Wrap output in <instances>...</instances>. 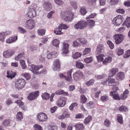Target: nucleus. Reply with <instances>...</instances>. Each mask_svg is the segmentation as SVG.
Wrapping results in <instances>:
<instances>
[{"instance_id":"1","label":"nucleus","mask_w":130,"mask_h":130,"mask_svg":"<svg viewBox=\"0 0 130 130\" xmlns=\"http://www.w3.org/2000/svg\"><path fill=\"white\" fill-rule=\"evenodd\" d=\"M26 81L23 78L17 79L15 82V86L18 89H21L23 88L25 85Z\"/></svg>"},{"instance_id":"2","label":"nucleus","mask_w":130,"mask_h":130,"mask_svg":"<svg viewBox=\"0 0 130 130\" xmlns=\"http://www.w3.org/2000/svg\"><path fill=\"white\" fill-rule=\"evenodd\" d=\"M124 37L123 35L121 34H116L113 35V38L116 44H118L122 42Z\"/></svg>"},{"instance_id":"3","label":"nucleus","mask_w":130,"mask_h":130,"mask_svg":"<svg viewBox=\"0 0 130 130\" xmlns=\"http://www.w3.org/2000/svg\"><path fill=\"white\" fill-rule=\"evenodd\" d=\"M85 24V21H80L74 25V27L76 29H83L86 27Z\"/></svg>"},{"instance_id":"4","label":"nucleus","mask_w":130,"mask_h":130,"mask_svg":"<svg viewBox=\"0 0 130 130\" xmlns=\"http://www.w3.org/2000/svg\"><path fill=\"white\" fill-rule=\"evenodd\" d=\"M60 16L61 17L64 18L65 21L67 22L70 21V17L71 16V13L70 12L67 11L62 12Z\"/></svg>"},{"instance_id":"5","label":"nucleus","mask_w":130,"mask_h":130,"mask_svg":"<svg viewBox=\"0 0 130 130\" xmlns=\"http://www.w3.org/2000/svg\"><path fill=\"white\" fill-rule=\"evenodd\" d=\"M25 25V27L29 29H31L34 27L35 24L33 20L29 19L26 21Z\"/></svg>"},{"instance_id":"6","label":"nucleus","mask_w":130,"mask_h":130,"mask_svg":"<svg viewBox=\"0 0 130 130\" xmlns=\"http://www.w3.org/2000/svg\"><path fill=\"white\" fill-rule=\"evenodd\" d=\"M84 77V74L81 71H77L75 72L73 75V77L74 80L77 81L81 78Z\"/></svg>"},{"instance_id":"7","label":"nucleus","mask_w":130,"mask_h":130,"mask_svg":"<svg viewBox=\"0 0 130 130\" xmlns=\"http://www.w3.org/2000/svg\"><path fill=\"white\" fill-rule=\"evenodd\" d=\"M123 18L121 15H118L115 17L112 21L113 24L116 26L119 25L122 22Z\"/></svg>"},{"instance_id":"8","label":"nucleus","mask_w":130,"mask_h":130,"mask_svg":"<svg viewBox=\"0 0 130 130\" xmlns=\"http://www.w3.org/2000/svg\"><path fill=\"white\" fill-rule=\"evenodd\" d=\"M39 93V92L38 91L32 92L29 93V95L27 97V98L30 100H32L35 99L38 96Z\"/></svg>"},{"instance_id":"9","label":"nucleus","mask_w":130,"mask_h":130,"mask_svg":"<svg viewBox=\"0 0 130 130\" xmlns=\"http://www.w3.org/2000/svg\"><path fill=\"white\" fill-rule=\"evenodd\" d=\"M38 119L40 121H45L48 119L47 115L45 113L41 112L39 113L37 115Z\"/></svg>"},{"instance_id":"10","label":"nucleus","mask_w":130,"mask_h":130,"mask_svg":"<svg viewBox=\"0 0 130 130\" xmlns=\"http://www.w3.org/2000/svg\"><path fill=\"white\" fill-rule=\"evenodd\" d=\"M14 52L12 50H8L3 53L4 57L6 58H8L11 57L14 53Z\"/></svg>"},{"instance_id":"11","label":"nucleus","mask_w":130,"mask_h":130,"mask_svg":"<svg viewBox=\"0 0 130 130\" xmlns=\"http://www.w3.org/2000/svg\"><path fill=\"white\" fill-rule=\"evenodd\" d=\"M43 6L44 10L47 12L50 11L52 8L51 4L48 1L45 2L43 3Z\"/></svg>"},{"instance_id":"12","label":"nucleus","mask_w":130,"mask_h":130,"mask_svg":"<svg viewBox=\"0 0 130 130\" xmlns=\"http://www.w3.org/2000/svg\"><path fill=\"white\" fill-rule=\"evenodd\" d=\"M66 100V99L65 98H62L59 99L56 102L57 105L60 107L63 106L65 104Z\"/></svg>"},{"instance_id":"13","label":"nucleus","mask_w":130,"mask_h":130,"mask_svg":"<svg viewBox=\"0 0 130 130\" xmlns=\"http://www.w3.org/2000/svg\"><path fill=\"white\" fill-rule=\"evenodd\" d=\"M28 17L30 18H32L36 16V13L33 9H30L29 10V12L27 13Z\"/></svg>"},{"instance_id":"14","label":"nucleus","mask_w":130,"mask_h":130,"mask_svg":"<svg viewBox=\"0 0 130 130\" xmlns=\"http://www.w3.org/2000/svg\"><path fill=\"white\" fill-rule=\"evenodd\" d=\"M60 66V62L59 60H55L54 61L53 69L54 71L59 70Z\"/></svg>"},{"instance_id":"15","label":"nucleus","mask_w":130,"mask_h":130,"mask_svg":"<svg viewBox=\"0 0 130 130\" xmlns=\"http://www.w3.org/2000/svg\"><path fill=\"white\" fill-rule=\"evenodd\" d=\"M96 49V53L97 54H99L101 53L104 51V49L103 45L102 44L98 45Z\"/></svg>"},{"instance_id":"16","label":"nucleus","mask_w":130,"mask_h":130,"mask_svg":"<svg viewBox=\"0 0 130 130\" xmlns=\"http://www.w3.org/2000/svg\"><path fill=\"white\" fill-rule=\"evenodd\" d=\"M43 67L42 65H39L35 66L34 65L32 64L31 66V68L30 70L34 73L35 71H38L40 69L42 68Z\"/></svg>"},{"instance_id":"17","label":"nucleus","mask_w":130,"mask_h":130,"mask_svg":"<svg viewBox=\"0 0 130 130\" xmlns=\"http://www.w3.org/2000/svg\"><path fill=\"white\" fill-rule=\"evenodd\" d=\"M95 22L94 21L91 20H88L86 22L85 21L86 26H87L90 28L93 27L95 25Z\"/></svg>"},{"instance_id":"18","label":"nucleus","mask_w":130,"mask_h":130,"mask_svg":"<svg viewBox=\"0 0 130 130\" xmlns=\"http://www.w3.org/2000/svg\"><path fill=\"white\" fill-rule=\"evenodd\" d=\"M124 73L122 72H120L118 73L116 76V79L118 80H121L123 79L124 76Z\"/></svg>"},{"instance_id":"19","label":"nucleus","mask_w":130,"mask_h":130,"mask_svg":"<svg viewBox=\"0 0 130 130\" xmlns=\"http://www.w3.org/2000/svg\"><path fill=\"white\" fill-rule=\"evenodd\" d=\"M63 47L62 49V53L63 55H65L67 54L68 52L69 45L64 43H63Z\"/></svg>"},{"instance_id":"20","label":"nucleus","mask_w":130,"mask_h":130,"mask_svg":"<svg viewBox=\"0 0 130 130\" xmlns=\"http://www.w3.org/2000/svg\"><path fill=\"white\" fill-rule=\"evenodd\" d=\"M118 69L117 68H113L111 69L109 71V76H113L117 72H118Z\"/></svg>"},{"instance_id":"21","label":"nucleus","mask_w":130,"mask_h":130,"mask_svg":"<svg viewBox=\"0 0 130 130\" xmlns=\"http://www.w3.org/2000/svg\"><path fill=\"white\" fill-rule=\"evenodd\" d=\"M17 39V37L14 36L13 37H10L6 40V42L10 44L12 43Z\"/></svg>"},{"instance_id":"22","label":"nucleus","mask_w":130,"mask_h":130,"mask_svg":"<svg viewBox=\"0 0 130 130\" xmlns=\"http://www.w3.org/2000/svg\"><path fill=\"white\" fill-rule=\"evenodd\" d=\"M55 94L58 95H60L62 94L66 95H69V94L68 92H65L63 90H58L57 91L55 92Z\"/></svg>"},{"instance_id":"23","label":"nucleus","mask_w":130,"mask_h":130,"mask_svg":"<svg viewBox=\"0 0 130 130\" xmlns=\"http://www.w3.org/2000/svg\"><path fill=\"white\" fill-rule=\"evenodd\" d=\"M72 71V69H70L67 72V74L68 76L66 77V80L69 82L71 81V79H72L71 73Z\"/></svg>"},{"instance_id":"24","label":"nucleus","mask_w":130,"mask_h":130,"mask_svg":"<svg viewBox=\"0 0 130 130\" xmlns=\"http://www.w3.org/2000/svg\"><path fill=\"white\" fill-rule=\"evenodd\" d=\"M76 130H84V127L82 124H77L75 125Z\"/></svg>"},{"instance_id":"25","label":"nucleus","mask_w":130,"mask_h":130,"mask_svg":"<svg viewBox=\"0 0 130 130\" xmlns=\"http://www.w3.org/2000/svg\"><path fill=\"white\" fill-rule=\"evenodd\" d=\"M112 60V58L110 57H106L103 62V63L105 65H106L108 63L111 62Z\"/></svg>"},{"instance_id":"26","label":"nucleus","mask_w":130,"mask_h":130,"mask_svg":"<svg viewBox=\"0 0 130 130\" xmlns=\"http://www.w3.org/2000/svg\"><path fill=\"white\" fill-rule=\"evenodd\" d=\"M61 28L58 27V28H57L54 29V32L56 35H60L63 34V32H61Z\"/></svg>"},{"instance_id":"27","label":"nucleus","mask_w":130,"mask_h":130,"mask_svg":"<svg viewBox=\"0 0 130 130\" xmlns=\"http://www.w3.org/2000/svg\"><path fill=\"white\" fill-rule=\"evenodd\" d=\"M25 56V54L24 52H23L22 53H20L19 54L18 56L16 57H15V60L18 61L20 59L24 58Z\"/></svg>"},{"instance_id":"28","label":"nucleus","mask_w":130,"mask_h":130,"mask_svg":"<svg viewBox=\"0 0 130 130\" xmlns=\"http://www.w3.org/2000/svg\"><path fill=\"white\" fill-rule=\"evenodd\" d=\"M77 41L82 45H84L86 44V41L85 39L84 38H79L77 39Z\"/></svg>"},{"instance_id":"29","label":"nucleus","mask_w":130,"mask_h":130,"mask_svg":"<svg viewBox=\"0 0 130 130\" xmlns=\"http://www.w3.org/2000/svg\"><path fill=\"white\" fill-rule=\"evenodd\" d=\"M95 105L93 102L90 101L89 103L86 104V106L88 108L90 109L93 108L94 107Z\"/></svg>"},{"instance_id":"30","label":"nucleus","mask_w":130,"mask_h":130,"mask_svg":"<svg viewBox=\"0 0 130 130\" xmlns=\"http://www.w3.org/2000/svg\"><path fill=\"white\" fill-rule=\"evenodd\" d=\"M128 93V90H125L123 92V95L121 96V99L123 100L125 99L127 96V95Z\"/></svg>"},{"instance_id":"31","label":"nucleus","mask_w":130,"mask_h":130,"mask_svg":"<svg viewBox=\"0 0 130 130\" xmlns=\"http://www.w3.org/2000/svg\"><path fill=\"white\" fill-rule=\"evenodd\" d=\"M76 66L77 68L81 69H82L84 67V64L79 61L76 62Z\"/></svg>"},{"instance_id":"32","label":"nucleus","mask_w":130,"mask_h":130,"mask_svg":"<svg viewBox=\"0 0 130 130\" xmlns=\"http://www.w3.org/2000/svg\"><path fill=\"white\" fill-rule=\"evenodd\" d=\"M123 24L126 25L127 28L130 27V17H128L126 18Z\"/></svg>"},{"instance_id":"33","label":"nucleus","mask_w":130,"mask_h":130,"mask_svg":"<svg viewBox=\"0 0 130 130\" xmlns=\"http://www.w3.org/2000/svg\"><path fill=\"white\" fill-rule=\"evenodd\" d=\"M92 119V117L91 116H89L85 119L84 123L85 124H88Z\"/></svg>"},{"instance_id":"34","label":"nucleus","mask_w":130,"mask_h":130,"mask_svg":"<svg viewBox=\"0 0 130 130\" xmlns=\"http://www.w3.org/2000/svg\"><path fill=\"white\" fill-rule=\"evenodd\" d=\"M16 119L17 121H20L22 119L23 117L22 113L21 112H18L16 115Z\"/></svg>"},{"instance_id":"35","label":"nucleus","mask_w":130,"mask_h":130,"mask_svg":"<svg viewBox=\"0 0 130 130\" xmlns=\"http://www.w3.org/2000/svg\"><path fill=\"white\" fill-rule=\"evenodd\" d=\"M87 4L90 6L94 5L96 3V0H87Z\"/></svg>"},{"instance_id":"36","label":"nucleus","mask_w":130,"mask_h":130,"mask_svg":"<svg viewBox=\"0 0 130 130\" xmlns=\"http://www.w3.org/2000/svg\"><path fill=\"white\" fill-rule=\"evenodd\" d=\"M50 95L49 94L46 92L43 94L41 96L43 99L47 100L50 98Z\"/></svg>"},{"instance_id":"37","label":"nucleus","mask_w":130,"mask_h":130,"mask_svg":"<svg viewBox=\"0 0 130 130\" xmlns=\"http://www.w3.org/2000/svg\"><path fill=\"white\" fill-rule=\"evenodd\" d=\"M18 32L22 34H24L26 33V30L24 29H23L22 27H19L18 28Z\"/></svg>"},{"instance_id":"38","label":"nucleus","mask_w":130,"mask_h":130,"mask_svg":"<svg viewBox=\"0 0 130 130\" xmlns=\"http://www.w3.org/2000/svg\"><path fill=\"white\" fill-rule=\"evenodd\" d=\"M82 55V54L80 53L77 52L72 55V57L75 59H77L80 57Z\"/></svg>"},{"instance_id":"39","label":"nucleus","mask_w":130,"mask_h":130,"mask_svg":"<svg viewBox=\"0 0 130 130\" xmlns=\"http://www.w3.org/2000/svg\"><path fill=\"white\" fill-rule=\"evenodd\" d=\"M59 43V42L58 40L55 39L53 40L52 42V43L53 45L56 47H58Z\"/></svg>"},{"instance_id":"40","label":"nucleus","mask_w":130,"mask_h":130,"mask_svg":"<svg viewBox=\"0 0 130 130\" xmlns=\"http://www.w3.org/2000/svg\"><path fill=\"white\" fill-rule=\"evenodd\" d=\"M93 60L92 57H90L86 58L84 60V61L86 63H89L91 62Z\"/></svg>"},{"instance_id":"41","label":"nucleus","mask_w":130,"mask_h":130,"mask_svg":"<svg viewBox=\"0 0 130 130\" xmlns=\"http://www.w3.org/2000/svg\"><path fill=\"white\" fill-rule=\"evenodd\" d=\"M46 30L44 29H39L38 30V33L39 35L43 36L45 34Z\"/></svg>"},{"instance_id":"42","label":"nucleus","mask_w":130,"mask_h":130,"mask_svg":"<svg viewBox=\"0 0 130 130\" xmlns=\"http://www.w3.org/2000/svg\"><path fill=\"white\" fill-rule=\"evenodd\" d=\"M90 48H86L83 52V54L85 55L89 54L90 52Z\"/></svg>"},{"instance_id":"43","label":"nucleus","mask_w":130,"mask_h":130,"mask_svg":"<svg viewBox=\"0 0 130 130\" xmlns=\"http://www.w3.org/2000/svg\"><path fill=\"white\" fill-rule=\"evenodd\" d=\"M70 4L74 9H76L77 8V4L76 2L75 1H71L70 2Z\"/></svg>"},{"instance_id":"44","label":"nucleus","mask_w":130,"mask_h":130,"mask_svg":"<svg viewBox=\"0 0 130 130\" xmlns=\"http://www.w3.org/2000/svg\"><path fill=\"white\" fill-rule=\"evenodd\" d=\"M22 75L27 80L29 79L30 78V75L28 73H25L22 74Z\"/></svg>"},{"instance_id":"45","label":"nucleus","mask_w":130,"mask_h":130,"mask_svg":"<svg viewBox=\"0 0 130 130\" xmlns=\"http://www.w3.org/2000/svg\"><path fill=\"white\" fill-rule=\"evenodd\" d=\"M80 12L82 15H85L87 13L85 7H82L81 8Z\"/></svg>"},{"instance_id":"46","label":"nucleus","mask_w":130,"mask_h":130,"mask_svg":"<svg viewBox=\"0 0 130 130\" xmlns=\"http://www.w3.org/2000/svg\"><path fill=\"white\" fill-rule=\"evenodd\" d=\"M113 91H111L110 92V96H113V93H116L117 90H119V89L118 87H114L113 88Z\"/></svg>"},{"instance_id":"47","label":"nucleus","mask_w":130,"mask_h":130,"mask_svg":"<svg viewBox=\"0 0 130 130\" xmlns=\"http://www.w3.org/2000/svg\"><path fill=\"white\" fill-rule=\"evenodd\" d=\"M81 102L82 103H85L87 101V99L84 95H82L81 96Z\"/></svg>"},{"instance_id":"48","label":"nucleus","mask_w":130,"mask_h":130,"mask_svg":"<svg viewBox=\"0 0 130 130\" xmlns=\"http://www.w3.org/2000/svg\"><path fill=\"white\" fill-rule=\"evenodd\" d=\"M7 75L6 77L8 78H10L11 79L14 77L16 74L14 73H13L12 74L9 73L8 71H7Z\"/></svg>"},{"instance_id":"49","label":"nucleus","mask_w":130,"mask_h":130,"mask_svg":"<svg viewBox=\"0 0 130 130\" xmlns=\"http://www.w3.org/2000/svg\"><path fill=\"white\" fill-rule=\"evenodd\" d=\"M117 120L118 122L120 124H122L123 123V118L122 116L120 115L117 116Z\"/></svg>"},{"instance_id":"50","label":"nucleus","mask_w":130,"mask_h":130,"mask_svg":"<svg viewBox=\"0 0 130 130\" xmlns=\"http://www.w3.org/2000/svg\"><path fill=\"white\" fill-rule=\"evenodd\" d=\"M54 1L57 4L61 6L64 4V2L61 0H54Z\"/></svg>"},{"instance_id":"51","label":"nucleus","mask_w":130,"mask_h":130,"mask_svg":"<svg viewBox=\"0 0 130 130\" xmlns=\"http://www.w3.org/2000/svg\"><path fill=\"white\" fill-rule=\"evenodd\" d=\"M123 56L125 58L129 57L130 56V50H128L126 51Z\"/></svg>"},{"instance_id":"52","label":"nucleus","mask_w":130,"mask_h":130,"mask_svg":"<svg viewBox=\"0 0 130 130\" xmlns=\"http://www.w3.org/2000/svg\"><path fill=\"white\" fill-rule=\"evenodd\" d=\"M46 71L45 69H43L42 71H35L34 74H39L41 73L45 74L46 73Z\"/></svg>"},{"instance_id":"53","label":"nucleus","mask_w":130,"mask_h":130,"mask_svg":"<svg viewBox=\"0 0 130 130\" xmlns=\"http://www.w3.org/2000/svg\"><path fill=\"white\" fill-rule=\"evenodd\" d=\"M94 82V80L93 79H91L88 82H86L85 83V84L88 86H89L91 85H93Z\"/></svg>"},{"instance_id":"54","label":"nucleus","mask_w":130,"mask_h":130,"mask_svg":"<svg viewBox=\"0 0 130 130\" xmlns=\"http://www.w3.org/2000/svg\"><path fill=\"white\" fill-rule=\"evenodd\" d=\"M119 110L120 111H126L127 110V108L125 106H121L119 108Z\"/></svg>"},{"instance_id":"55","label":"nucleus","mask_w":130,"mask_h":130,"mask_svg":"<svg viewBox=\"0 0 130 130\" xmlns=\"http://www.w3.org/2000/svg\"><path fill=\"white\" fill-rule=\"evenodd\" d=\"M108 99V97L106 95H105L102 96L101 97V100L103 102L107 101Z\"/></svg>"},{"instance_id":"56","label":"nucleus","mask_w":130,"mask_h":130,"mask_svg":"<svg viewBox=\"0 0 130 130\" xmlns=\"http://www.w3.org/2000/svg\"><path fill=\"white\" fill-rule=\"evenodd\" d=\"M20 63L23 69H24L26 68V66L25 64V62L24 60H20Z\"/></svg>"},{"instance_id":"57","label":"nucleus","mask_w":130,"mask_h":130,"mask_svg":"<svg viewBox=\"0 0 130 130\" xmlns=\"http://www.w3.org/2000/svg\"><path fill=\"white\" fill-rule=\"evenodd\" d=\"M6 32H2L0 33V41L2 42L4 40V36Z\"/></svg>"},{"instance_id":"58","label":"nucleus","mask_w":130,"mask_h":130,"mask_svg":"<svg viewBox=\"0 0 130 130\" xmlns=\"http://www.w3.org/2000/svg\"><path fill=\"white\" fill-rule=\"evenodd\" d=\"M124 50L123 49H121V48H119L117 52V54L119 56L123 54V53Z\"/></svg>"},{"instance_id":"59","label":"nucleus","mask_w":130,"mask_h":130,"mask_svg":"<svg viewBox=\"0 0 130 130\" xmlns=\"http://www.w3.org/2000/svg\"><path fill=\"white\" fill-rule=\"evenodd\" d=\"M104 124L107 127H109L110 124V121L107 119H106L104 121Z\"/></svg>"},{"instance_id":"60","label":"nucleus","mask_w":130,"mask_h":130,"mask_svg":"<svg viewBox=\"0 0 130 130\" xmlns=\"http://www.w3.org/2000/svg\"><path fill=\"white\" fill-rule=\"evenodd\" d=\"M57 127L56 125H50L49 128V130H57Z\"/></svg>"},{"instance_id":"61","label":"nucleus","mask_w":130,"mask_h":130,"mask_svg":"<svg viewBox=\"0 0 130 130\" xmlns=\"http://www.w3.org/2000/svg\"><path fill=\"white\" fill-rule=\"evenodd\" d=\"M35 128V130H42V128L41 126L38 124H36L34 126Z\"/></svg>"},{"instance_id":"62","label":"nucleus","mask_w":130,"mask_h":130,"mask_svg":"<svg viewBox=\"0 0 130 130\" xmlns=\"http://www.w3.org/2000/svg\"><path fill=\"white\" fill-rule=\"evenodd\" d=\"M59 27H60L61 28V29H67L69 27L66 25L64 24H61L59 26Z\"/></svg>"},{"instance_id":"63","label":"nucleus","mask_w":130,"mask_h":130,"mask_svg":"<svg viewBox=\"0 0 130 130\" xmlns=\"http://www.w3.org/2000/svg\"><path fill=\"white\" fill-rule=\"evenodd\" d=\"M107 43L109 46L110 47L111 49H112L114 48V45L113 44L110 40H108L107 42Z\"/></svg>"},{"instance_id":"64","label":"nucleus","mask_w":130,"mask_h":130,"mask_svg":"<svg viewBox=\"0 0 130 130\" xmlns=\"http://www.w3.org/2000/svg\"><path fill=\"white\" fill-rule=\"evenodd\" d=\"M102 54L99 55L97 56V59L98 61H102L103 59V58L102 57Z\"/></svg>"}]
</instances>
